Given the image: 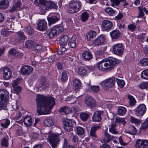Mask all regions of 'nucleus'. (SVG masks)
I'll return each mask as SVG.
<instances>
[{"mask_svg": "<svg viewBox=\"0 0 148 148\" xmlns=\"http://www.w3.org/2000/svg\"><path fill=\"white\" fill-rule=\"evenodd\" d=\"M69 38L67 35H63L60 38V44L62 45L66 44Z\"/></svg>", "mask_w": 148, "mask_h": 148, "instance_id": "nucleus-36", "label": "nucleus"}, {"mask_svg": "<svg viewBox=\"0 0 148 148\" xmlns=\"http://www.w3.org/2000/svg\"><path fill=\"white\" fill-rule=\"evenodd\" d=\"M129 132L128 133L133 135L136 134V128L133 126H131L129 128Z\"/></svg>", "mask_w": 148, "mask_h": 148, "instance_id": "nucleus-52", "label": "nucleus"}, {"mask_svg": "<svg viewBox=\"0 0 148 148\" xmlns=\"http://www.w3.org/2000/svg\"><path fill=\"white\" fill-rule=\"evenodd\" d=\"M140 64L144 66H148V59L145 58L142 59L140 61Z\"/></svg>", "mask_w": 148, "mask_h": 148, "instance_id": "nucleus-54", "label": "nucleus"}, {"mask_svg": "<svg viewBox=\"0 0 148 148\" xmlns=\"http://www.w3.org/2000/svg\"><path fill=\"white\" fill-rule=\"evenodd\" d=\"M33 47L34 49L38 50H41L42 48V46L40 44H34Z\"/></svg>", "mask_w": 148, "mask_h": 148, "instance_id": "nucleus-62", "label": "nucleus"}, {"mask_svg": "<svg viewBox=\"0 0 148 148\" xmlns=\"http://www.w3.org/2000/svg\"><path fill=\"white\" fill-rule=\"evenodd\" d=\"M141 76L142 78L148 79V69L143 71L141 73Z\"/></svg>", "mask_w": 148, "mask_h": 148, "instance_id": "nucleus-48", "label": "nucleus"}, {"mask_svg": "<svg viewBox=\"0 0 148 148\" xmlns=\"http://www.w3.org/2000/svg\"><path fill=\"white\" fill-rule=\"evenodd\" d=\"M77 98L71 96L68 97L66 99V101L68 103L70 104H73L75 103L76 101Z\"/></svg>", "mask_w": 148, "mask_h": 148, "instance_id": "nucleus-40", "label": "nucleus"}, {"mask_svg": "<svg viewBox=\"0 0 148 148\" xmlns=\"http://www.w3.org/2000/svg\"><path fill=\"white\" fill-rule=\"evenodd\" d=\"M77 73L79 75L81 76H84L87 73L86 70L82 67H80L78 68Z\"/></svg>", "mask_w": 148, "mask_h": 148, "instance_id": "nucleus-34", "label": "nucleus"}, {"mask_svg": "<svg viewBox=\"0 0 148 148\" xmlns=\"http://www.w3.org/2000/svg\"><path fill=\"white\" fill-rule=\"evenodd\" d=\"M89 14L86 12H84L81 15L82 21L83 22H85L87 20L88 18Z\"/></svg>", "mask_w": 148, "mask_h": 148, "instance_id": "nucleus-47", "label": "nucleus"}, {"mask_svg": "<svg viewBox=\"0 0 148 148\" xmlns=\"http://www.w3.org/2000/svg\"><path fill=\"white\" fill-rule=\"evenodd\" d=\"M3 71V78L6 80L10 79L12 75V72L10 69L4 67Z\"/></svg>", "mask_w": 148, "mask_h": 148, "instance_id": "nucleus-18", "label": "nucleus"}, {"mask_svg": "<svg viewBox=\"0 0 148 148\" xmlns=\"http://www.w3.org/2000/svg\"><path fill=\"white\" fill-rule=\"evenodd\" d=\"M116 125L115 124H112L111 125V127L109 129L110 132L112 133L115 134H116L118 133V132L116 130Z\"/></svg>", "mask_w": 148, "mask_h": 148, "instance_id": "nucleus-49", "label": "nucleus"}, {"mask_svg": "<svg viewBox=\"0 0 148 148\" xmlns=\"http://www.w3.org/2000/svg\"><path fill=\"white\" fill-rule=\"evenodd\" d=\"M37 106L36 113L38 115L49 114L55 103L52 97L37 95L36 98Z\"/></svg>", "mask_w": 148, "mask_h": 148, "instance_id": "nucleus-1", "label": "nucleus"}, {"mask_svg": "<svg viewBox=\"0 0 148 148\" xmlns=\"http://www.w3.org/2000/svg\"><path fill=\"white\" fill-rule=\"evenodd\" d=\"M14 93H16L17 95H18L21 91V87L19 86H18L14 87Z\"/></svg>", "mask_w": 148, "mask_h": 148, "instance_id": "nucleus-60", "label": "nucleus"}, {"mask_svg": "<svg viewBox=\"0 0 148 148\" xmlns=\"http://www.w3.org/2000/svg\"><path fill=\"white\" fill-rule=\"evenodd\" d=\"M73 85L76 90H79L81 85V81L78 79H74L73 81Z\"/></svg>", "mask_w": 148, "mask_h": 148, "instance_id": "nucleus-29", "label": "nucleus"}, {"mask_svg": "<svg viewBox=\"0 0 148 148\" xmlns=\"http://www.w3.org/2000/svg\"><path fill=\"white\" fill-rule=\"evenodd\" d=\"M66 49L64 47H61L59 48L57 50V53L59 55H61L64 53Z\"/></svg>", "mask_w": 148, "mask_h": 148, "instance_id": "nucleus-50", "label": "nucleus"}, {"mask_svg": "<svg viewBox=\"0 0 148 148\" xmlns=\"http://www.w3.org/2000/svg\"><path fill=\"white\" fill-rule=\"evenodd\" d=\"M34 3L36 5H40L39 9L42 14H44L50 9H56L58 8L57 5L50 0H35Z\"/></svg>", "mask_w": 148, "mask_h": 148, "instance_id": "nucleus-3", "label": "nucleus"}, {"mask_svg": "<svg viewBox=\"0 0 148 148\" xmlns=\"http://www.w3.org/2000/svg\"><path fill=\"white\" fill-rule=\"evenodd\" d=\"M124 48L122 45L120 43L116 44L113 47V53L117 55H122L123 52Z\"/></svg>", "mask_w": 148, "mask_h": 148, "instance_id": "nucleus-9", "label": "nucleus"}, {"mask_svg": "<svg viewBox=\"0 0 148 148\" xmlns=\"http://www.w3.org/2000/svg\"><path fill=\"white\" fill-rule=\"evenodd\" d=\"M128 99L129 100V104L130 106H134L136 103V101L134 98L132 96L130 95H128Z\"/></svg>", "mask_w": 148, "mask_h": 148, "instance_id": "nucleus-41", "label": "nucleus"}, {"mask_svg": "<svg viewBox=\"0 0 148 148\" xmlns=\"http://www.w3.org/2000/svg\"><path fill=\"white\" fill-rule=\"evenodd\" d=\"M101 127L99 125H95L92 127L90 133V136L93 138H97V136L96 134V132L98 129H99Z\"/></svg>", "mask_w": 148, "mask_h": 148, "instance_id": "nucleus-19", "label": "nucleus"}, {"mask_svg": "<svg viewBox=\"0 0 148 148\" xmlns=\"http://www.w3.org/2000/svg\"><path fill=\"white\" fill-rule=\"evenodd\" d=\"M49 25L56 23L59 20V18L56 16H53L48 18Z\"/></svg>", "mask_w": 148, "mask_h": 148, "instance_id": "nucleus-30", "label": "nucleus"}, {"mask_svg": "<svg viewBox=\"0 0 148 148\" xmlns=\"http://www.w3.org/2000/svg\"><path fill=\"white\" fill-rule=\"evenodd\" d=\"M110 34L112 39H116L119 37L120 32L118 30H115L110 32Z\"/></svg>", "mask_w": 148, "mask_h": 148, "instance_id": "nucleus-25", "label": "nucleus"}, {"mask_svg": "<svg viewBox=\"0 0 148 148\" xmlns=\"http://www.w3.org/2000/svg\"><path fill=\"white\" fill-rule=\"evenodd\" d=\"M44 125L46 126L49 127L54 124V120L52 117H49L44 121Z\"/></svg>", "mask_w": 148, "mask_h": 148, "instance_id": "nucleus-28", "label": "nucleus"}, {"mask_svg": "<svg viewBox=\"0 0 148 148\" xmlns=\"http://www.w3.org/2000/svg\"><path fill=\"white\" fill-rule=\"evenodd\" d=\"M23 122L25 125L27 126H30L32 123V118L29 116L25 117L24 119Z\"/></svg>", "mask_w": 148, "mask_h": 148, "instance_id": "nucleus-31", "label": "nucleus"}, {"mask_svg": "<svg viewBox=\"0 0 148 148\" xmlns=\"http://www.w3.org/2000/svg\"><path fill=\"white\" fill-rule=\"evenodd\" d=\"M119 62V60L113 57H109L106 61L104 60L97 63V67L101 71H110L112 70L114 67Z\"/></svg>", "mask_w": 148, "mask_h": 148, "instance_id": "nucleus-2", "label": "nucleus"}, {"mask_svg": "<svg viewBox=\"0 0 148 148\" xmlns=\"http://www.w3.org/2000/svg\"><path fill=\"white\" fill-rule=\"evenodd\" d=\"M97 34L96 32L94 31H90L86 35L87 39L88 41H90L95 38Z\"/></svg>", "mask_w": 148, "mask_h": 148, "instance_id": "nucleus-26", "label": "nucleus"}, {"mask_svg": "<svg viewBox=\"0 0 148 148\" xmlns=\"http://www.w3.org/2000/svg\"><path fill=\"white\" fill-rule=\"evenodd\" d=\"M77 133V135H83L84 133V129L80 126L77 127H76Z\"/></svg>", "mask_w": 148, "mask_h": 148, "instance_id": "nucleus-46", "label": "nucleus"}, {"mask_svg": "<svg viewBox=\"0 0 148 148\" xmlns=\"http://www.w3.org/2000/svg\"><path fill=\"white\" fill-rule=\"evenodd\" d=\"M139 86L141 89L148 88V82H142L139 85Z\"/></svg>", "mask_w": 148, "mask_h": 148, "instance_id": "nucleus-51", "label": "nucleus"}, {"mask_svg": "<svg viewBox=\"0 0 148 148\" xmlns=\"http://www.w3.org/2000/svg\"><path fill=\"white\" fill-rule=\"evenodd\" d=\"M139 13L138 15L137 16L138 18H143L144 16V14L143 11V10L142 8L141 7H138Z\"/></svg>", "mask_w": 148, "mask_h": 148, "instance_id": "nucleus-56", "label": "nucleus"}, {"mask_svg": "<svg viewBox=\"0 0 148 148\" xmlns=\"http://www.w3.org/2000/svg\"><path fill=\"white\" fill-rule=\"evenodd\" d=\"M135 114L138 116H143L146 111V107L144 104H141L135 110Z\"/></svg>", "mask_w": 148, "mask_h": 148, "instance_id": "nucleus-10", "label": "nucleus"}, {"mask_svg": "<svg viewBox=\"0 0 148 148\" xmlns=\"http://www.w3.org/2000/svg\"><path fill=\"white\" fill-rule=\"evenodd\" d=\"M21 1H18L13 4L12 7L10 11V12H12L17 10L18 8H19L21 7Z\"/></svg>", "mask_w": 148, "mask_h": 148, "instance_id": "nucleus-24", "label": "nucleus"}, {"mask_svg": "<svg viewBox=\"0 0 148 148\" xmlns=\"http://www.w3.org/2000/svg\"><path fill=\"white\" fill-rule=\"evenodd\" d=\"M1 145L3 146L7 147L8 146V140L5 138H3L1 141Z\"/></svg>", "mask_w": 148, "mask_h": 148, "instance_id": "nucleus-61", "label": "nucleus"}, {"mask_svg": "<svg viewBox=\"0 0 148 148\" xmlns=\"http://www.w3.org/2000/svg\"><path fill=\"white\" fill-rule=\"evenodd\" d=\"M148 127V121H146L143 123L140 127V129L145 130Z\"/></svg>", "mask_w": 148, "mask_h": 148, "instance_id": "nucleus-53", "label": "nucleus"}, {"mask_svg": "<svg viewBox=\"0 0 148 148\" xmlns=\"http://www.w3.org/2000/svg\"><path fill=\"white\" fill-rule=\"evenodd\" d=\"M25 30L29 35H32L34 33V30L30 26H27L25 28Z\"/></svg>", "mask_w": 148, "mask_h": 148, "instance_id": "nucleus-45", "label": "nucleus"}, {"mask_svg": "<svg viewBox=\"0 0 148 148\" xmlns=\"http://www.w3.org/2000/svg\"><path fill=\"white\" fill-rule=\"evenodd\" d=\"M115 82V79L113 77L108 78L105 80L103 83L104 86H103V88L105 90H108V88H111L113 87ZM101 83H100L101 84Z\"/></svg>", "mask_w": 148, "mask_h": 148, "instance_id": "nucleus-7", "label": "nucleus"}, {"mask_svg": "<svg viewBox=\"0 0 148 148\" xmlns=\"http://www.w3.org/2000/svg\"><path fill=\"white\" fill-rule=\"evenodd\" d=\"M130 120L132 122L134 123H139L140 121L138 119L135 118L134 117L131 116L130 119Z\"/></svg>", "mask_w": 148, "mask_h": 148, "instance_id": "nucleus-63", "label": "nucleus"}, {"mask_svg": "<svg viewBox=\"0 0 148 148\" xmlns=\"http://www.w3.org/2000/svg\"><path fill=\"white\" fill-rule=\"evenodd\" d=\"M116 122L118 123H121L123 125H125L126 122L125 121L124 118H120L116 117L115 118Z\"/></svg>", "mask_w": 148, "mask_h": 148, "instance_id": "nucleus-55", "label": "nucleus"}, {"mask_svg": "<svg viewBox=\"0 0 148 148\" xmlns=\"http://www.w3.org/2000/svg\"><path fill=\"white\" fill-rule=\"evenodd\" d=\"M8 0H0V9H5L9 6Z\"/></svg>", "mask_w": 148, "mask_h": 148, "instance_id": "nucleus-27", "label": "nucleus"}, {"mask_svg": "<svg viewBox=\"0 0 148 148\" xmlns=\"http://www.w3.org/2000/svg\"><path fill=\"white\" fill-rule=\"evenodd\" d=\"M49 140L52 148H57L60 141L59 134L54 133L50 134L49 136Z\"/></svg>", "mask_w": 148, "mask_h": 148, "instance_id": "nucleus-6", "label": "nucleus"}, {"mask_svg": "<svg viewBox=\"0 0 148 148\" xmlns=\"http://www.w3.org/2000/svg\"><path fill=\"white\" fill-rule=\"evenodd\" d=\"M102 29L105 31H108L112 27L113 24L110 21L108 20H104L102 23Z\"/></svg>", "mask_w": 148, "mask_h": 148, "instance_id": "nucleus-14", "label": "nucleus"}, {"mask_svg": "<svg viewBox=\"0 0 148 148\" xmlns=\"http://www.w3.org/2000/svg\"><path fill=\"white\" fill-rule=\"evenodd\" d=\"M135 147L136 148H147L148 147V140L138 139L136 142Z\"/></svg>", "mask_w": 148, "mask_h": 148, "instance_id": "nucleus-11", "label": "nucleus"}, {"mask_svg": "<svg viewBox=\"0 0 148 148\" xmlns=\"http://www.w3.org/2000/svg\"><path fill=\"white\" fill-rule=\"evenodd\" d=\"M37 28L38 30L41 31H45L47 28V22L44 20H40L37 24Z\"/></svg>", "mask_w": 148, "mask_h": 148, "instance_id": "nucleus-12", "label": "nucleus"}, {"mask_svg": "<svg viewBox=\"0 0 148 148\" xmlns=\"http://www.w3.org/2000/svg\"><path fill=\"white\" fill-rule=\"evenodd\" d=\"M105 41V37L103 35L98 37L93 42V45L95 46L103 44Z\"/></svg>", "mask_w": 148, "mask_h": 148, "instance_id": "nucleus-16", "label": "nucleus"}, {"mask_svg": "<svg viewBox=\"0 0 148 148\" xmlns=\"http://www.w3.org/2000/svg\"><path fill=\"white\" fill-rule=\"evenodd\" d=\"M33 70V68L31 66H24L21 69L22 74L27 75L31 74Z\"/></svg>", "mask_w": 148, "mask_h": 148, "instance_id": "nucleus-15", "label": "nucleus"}, {"mask_svg": "<svg viewBox=\"0 0 148 148\" xmlns=\"http://www.w3.org/2000/svg\"><path fill=\"white\" fill-rule=\"evenodd\" d=\"M77 37L75 36H72L70 40L68 45L71 48H75L76 47V40Z\"/></svg>", "mask_w": 148, "mask_h": 148, "instance_id": "nucleus-21", "label": "nucleus"}, {"mask_svg": "<svg viewBox=\"0 0 148 148\" xmlns=\"http://www.w3.org/2000/svg\"><path fill=\"white\" fill-rule=\"evenodd\" d=\"M85 102L88 106L92 107L95 105V101L92 97H87L85 98Z\"/></svg>", "mask_w": 148, "mask_h": 148, "instance_id": "nucleus-20", "label": "nucleus"}, {"mask_svg": "<svg viewBox=\"0 0 148 148\" xmlns=\"http://www.w3.org/2000/svg\"><path fill=\"white\" fill-rule=\"evenodd\" d=\"M34 42L32 40H28L26 41L25 46L27 48H31L34 46Z\"/></svg>", "mask_w": 148, "mask_h": 148, "instance_id": "nucleus-44", "label": "nucleus"}, {"mask_svg": "<svg viewBox=\"0 0 148 148\" xmlns=\"http://www.w3.org/2000/svg\"><path fill=\"white\" fill-rule=\"evenodd\" d=\"M8 94V92L5 90H0V110L5 108Z\"/></svg>", "mask_w": 148, "mask_h": 148, "instance_id": "nucleus-4", "label": "nucleus"}, {"mask_svg": "<svg viewBox=\"0 0 148 148\" xmlns=\"http://www.w3.org/2000/svg\"><path fill=\"white\" fill-rule=\"evenodd\" d=\"M40 83L39 85V87L40 89L44 90L47 88H48L49 86V84L46 78L44 77H41L40 80Z\"/></svg>", "mask_w": 148, "mask_h": 148, "instance_id": "nucleus-13", "label": "nucleus"}, {"mask_svg": "<svg viewBox=\"0 0 148 148\" xmlns=\"http://www.w3.org/2000/svg\"><path fill=\"white\" fill-rule=\"evenodd\" d=\"M20 79H17L14 81L12 83V86L13 87H16L18 84L19 82Z\"/></svg>", "mask_w": 148, "mask_h": 148, "instance_id": "nucleus-64", "label": "nucleus"}, {"mask_svg": "<svg viewBox=\"0 0 148 148\" xmlns=\"http://www.w3.org/2000/svg\"><path fill=\"white\" fill-rule=\"evenodd\" d=\"M91 90L94 92H98L99 90V87L98 86H92L91 87Z\"/></svg>", "mask_w": 148, "mask_h": 148, "instance_id": "nucleus-59", "label": "nucleus"}, {"mask_svg": "<svg viewBox=\"0 0 148 148\" xmlns=\"http://www.w3.org/2000/svg\"><path fill=\"white\" fill-rule=\"evenodd\" d=\"M79 7L74 8L69 5L67 9L68 12L70 13H73L78 12L79 10Z\"/></svg>", "mask_w": 148, "mask_h": 148, "instance_id": "nucleus-35", "label": "nucleus"}, {"mask_svg": "<svg viewBox=\"0 0 148 148\" xmlns=\"http://www.w3.org/2000/svg\"><path fill=\"white\" fill-rule=\"evenodd\" d=\"M116 81L118 85L121 88H123L124 86L125 83L123 80L117 79Z\"/></svg>", "mask_w": 148, "mask_h": 148, "instance_id": "nucleus-57", "label": "nucleus"}, {"mask_svg": "<svg viewBox=\"0 0 148 148\" xmlns=\"http://www.w3.org/2000/svg\"><path fill=\"white\" fill-rule=\"evenodd\" d=\"M83 57L85 59L87 60H90L92 58V55L90 52L88 51H85L82 54Z\"/></svg>", "mask_w": 148, "mask_h": 148, "instance_id": "nucleus-32", "label": "nucleus"}, {"mask_svg": "<svg viewBox=\"0 0 148 148\" xmlns=\"http://www.w3.org/2000/svg\"><path fill=\"white\" fill-rule=\"evenodd\" d=\"M103 111H99L95 112L92 117L93 121L95 122H99L101 120V115L103 113Z\"/></svg>", "mask_w": 148, "mask_h": 148, "instance_id": "nucleus-17", "label": "nucleus"}, {"mask_svg": "<svg viewBox=\"0 0 148 148\" xmlns=\"http://www.w3.org/2000/svg\"><path fill=\"white\" fill-rule=\"evenodd\" d=\"M126 109L124 107L119 106L118 109V114L120 115H123L126 113Z\"/></svg>", "mask_w": 148, "mask_h": 148, "instance_id": "nucleus-38", "label": "nucleus"}, {"mask_svg": "<svg viewBox=\"0 0 148 148\" xmlns=\"http://www.w3.org/2000/svg\"><path fill=\"white\" fill-rule=\"evenodd\" d=\"M69 5L74 8L79 7V8L81 6V4L80 2L79 1H72L70 2Z\"/></svg>", "mask_w": 148, "mask_h": 148, "instance_id": "nucleus-33", "label": "nucleus"}, {"mask_svg": "<svg viewBox=\"0 0 148 148\" xmlns=\"http://www.w3.org/2000/svg\"><path fill=\"white\" fill-rule=\"evenodd\" d=\"M104 134V137L103 139V141L105 143H109L114 138L113 136H111L107 131L105 132Z\"/></svg>", "mask_w": 148, "mask_h": 148, "instance_id": "nucleus-23", "label": "nucleus"}, {"mask_svg": "<svg viewBox=\"0 0 148 148\" xmlns=\"http://www.w3.org/2000/svg\"><path fill=\"white\" fill-rule=\"evenodd\" d=\"M1 34L4 37L7 36L9 33V31H8L7 29H3L1 31Z\"/></svg>", "mask_w": 148, "mask_h": 148, "instance_id": "nucleus-58", "label": "nucleus"}, {"mask_svg": "<svg viewBox=\"0 0 148 148\" xmlns=\"http://www.w3.org/2000/svg\"><path fill=\"white\" fill-rule=\"evenodd\" d=\"M74 123V121L71 120L64 119L63 121V123L64 130L68 132L72 131Z\"/></svg>", "mask_w": 148, "mask_h": 148, "instance_id": "nucleus-8", "label": "nucleus"}, {"mask_svg": "<svg viewBox=\"0 0 148 148\" xmlns=\"http://www.w3.org/2000/svg\"><path fill=\"white\" fill-rule=\"evenodd\" d=\"M10 124V121L8 119H3L2 121V122L1 123V126L3 128H6Z\"/></svg>", "mask_w": 148, "mask_h": 148, "instance_id": "nucleus-37", "label": "nucleus"}, {"mask_svg": "<svg viewBox=\"0 0 148 148\" xmlns=\"http://www.w3.org/2000/svg\"><path fill=\"white\" fill-rule=\"evenodd\" d=\"M69 75L68 72L67 71H64L62 74L61 80L65 82L68 79V76Z\"/></svg>", "mask_w": 148, "mask_h": 148, "instance_id": "nucleus-43", "label": "nucleus"}, {"mask_svg": "<svg viewBox=\"0 0 148 148\" xmlns=\"http://www.w3.org/2000/svg\"><path fill=\"white\" fill-rule=\"evenodd\" d=\"M80 116L82 121H86L89 117V114L85 112H82L80 113Z\"/></svg>", "mask_w": 148, "mask_h": 148, "instance_id": "nucleus-39", "label": "nucleus"}, {"mask_svg": "<svg viewBox=\"0 0 148 148\" xmlns=\"http://www.w3.org/2000/svg\"><path fill=\"white\" fill-rule=\"evenodd\" d=\"M64 31V28L62 26H55L52 29L49 30L46 32V34L50 38H52L56 36Z\"/></svg>", "mask_w": 148, "mask_h": 148, "instance_id": "nucleus-5", "label": "nucleus"}, {"mask_svg": "<svg viewBox=\"0 0 148 148\" xmlns=\"http://www.w3.org/2000/svg\"><path fill=\"white\" fill-rule=\"evenodd\" d=\"M18 38L17 42L19 43L22 42L25 40L27 37L24 35L23 33L21 32H19L18 33Z\"/></svg>", "mask_w": 148, "mask_h": 148, "instance_id": "nucleus-22", "label": "nucleus"}, {"mask_svg": "<svg viewBox=\"0 0 148 148\" xmlns=\"http://www.w3.org/2000/svg\"><path fill=\"white\" fill-rule=\"evenodd\" d=\"M105 11L110 16L114 15L115 11L110 8H107L105 9Z\"/></svg>", "mask_w": 148, "mask_h": 148, "instance_id": "nucleus-42", "label": "nucleus"}]
</instances>
